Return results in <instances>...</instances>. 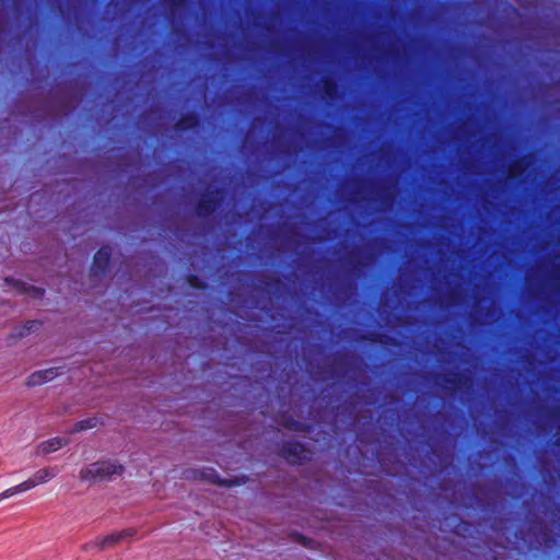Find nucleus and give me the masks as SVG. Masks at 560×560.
Listing matches in <instances>:
<instances>
[{
  "mask_svg": "<svg viewBox=\"0 0 560 560\" xmlns=\"http://www.w3.org/2000/svg\"><path fill=\"white\" fill-rule=\"evenodd\" d=\"M330 217L338 218H440V219H448V218H462V219H483V218H492V219H503V218H514V219H528V218H537V219H551L557 218L560 219V212H317V244L323 241V237L319 233V225L323 221Z\"/></svg>",
  "mask_w": 560,
  "mask_h": 560,
  "instance_id": "nucleus-1",
  "label": "nucleus"
},
{
  "mask_svg": "<svg viewBox=\"0 0 560 560\" xmlns=\"http://www.w3.org/2000/svg\"><path fill=\"white\" fill-rule=\"evenodd\" d=\"M160 214H174V212H159ZM180 212H175V214H179ZM184 214H192L198 218H208L212 215H218L220 218H256V219H266L269 217L273 218H304L308 221L310 233L307 235V276L311 279L315 277V259L313 255L315 254V234L312 233V226H315V212H183Z\"/></svg>",
  "mask_w": 560,
  "mask_h": 560,
  "instance_id": "nucleus-2",
  "label": "nucleus"
},
{
  "mask_svg": "<svg viewBox=\"0 0 560 560\" xmlns=\"http://www.w3.org/2000/svg\"><path fill=\"white\" fill-rule=\"evenodd\" d=\"M125 471V467L117 462L98 460L82 468L79 478L82 481H106L114 476H120Z\"/></svg>",
  "mask_w": 560,
  "mask_h": 560,
  "instance_id": "nucleus-3",
  "label": "nucleus"
},
{
  "mask_svg": "<svg viewBox=\"0 0 560 560\" xmlns=\"http://www.w3.org/2000/svg\"><path fill=\"white\" fill-rule=\"evenodd\" d=\"M279 455L291 465H301L310 459L311 452L301 442L284 441L279 450Z\"/></svg>",
  "mask_w": 560,
  "mask_h": 560,
  "instance_id": "nucleus-4",
  "label": "nucleus"
},
{
  "mask_svg": "<svg viewBox=\"0 0 560 560\" xmlns=\"http://www.w3.org/2000/svg\"><path fill=\"white\" fill-rule=\"evenodd\" d=\"M183 475L189 480H205L217 486L233 487L240 485L236 480L221 478L214 468L187 469Z\"/></svg>",
  "mask_w": 560,
  "mask_h": 560,
  "instance_id": "nucleus-5",
  "label": "nucleus"
},
{
  "mask_svg": "<svg viewBox=\"0 0 560 560\" xmlns=\"http://www.w3.org/2000/svg\"><path fill=\"white\" fill-rule=\"evenodd\" d=\"M112 257V248L108 245H103L93 256L91 265V277L103 278L109 267Z\"/></svg>",
  "mask_w": 560,
  "mask_h": 560,
  "instance_id": "nucleus-6",
  "label": "nucleus"
},
{
  "mask_svg": "<svg viewBox=\"0 0 560 560\" xmlns=\"http://www.w3.org/2000/svg\"><path fill=\"white\" fill-rule=\"evenodd\" d=\"M61 374V368H48L44 370H38L27 376L25 384L28 387L40 386L45 383L52 381L54 378Z\"/></svg>",
  "mask_w": 560,
  "mask_h": 560,
  "instance_id": "nucleus-7",
  "label": "nucleus"
},
{
  "mask_svg": "<svg viewBox=\"0 0 560 560\" xmlns=\"http://www.w3.org/2000/svg\"><path fill=\"white\" fill-rule=\"evenodd\" d=\"M534 155L528 154L513 161L508 167L506 177L514 179L522 176L534 164Z\"/></svg>",
  "mask_w": 560,
  "mask_h": 560,
  "instance_id": "nucleus-8",
  "label": "nucleus"
},
{
  "mask_svg": "<svg viewBox=\"0 0 560 560\" xmlns=\"http://www.w3.org/2000/svg\"><path fill=\"white\" fill-rule=\"evenodd\" d=\"M136 534L133 528L122 529L117 533H112L105 537L98 538V550H104L108 547L115 546L117 542L129 538Z\"/></svg>",
  "mask_w": 560,
  "mask_h": 560,
  "instance_id": "nucleus-9",
  "label": "nucleus"
},
{
  "mask_svg": "<svg viewBox=\"0 0 560 560\" xmlns=\"http://www.w3.org/2000/svg\"><path fill=\"white\" fill-rule=\"evenodd\" d=\"M59 469L57 467H45L37 470L32 478L24 481V483L30 486V490L34 487L45 483L48 480L52 479L57 476Z\"/></svg>",
  "mask_w": 560,
  "mask_h": 560,
  "instance_id": "nucleus-10",
  "label": "nucleus"
},
{
  "mask_svg": "<svg viewBox=\"0 0 560 560\" xmlns=\"http://www.w3.org/2000/svg\"><path fill=\"white\" fill-rule=\"evenodd\" d=\"M5 282L14 288L20 293H30L35 299H42L45 294V290L32 284L24 283L22 281L14 280L12 278H5Z\"/></svg>",
  "mask_w": 560,
  "mask_h": 560,
  "instance_id": "nucleus-11",
  "label": "nucleus"
},
{
  "mask_svg": "<svg viewBox=\"0 0 560 560\" xmlns=\"http://www.w3.org/2000/svg\"><path fill=\"white\" fill-rule=\"evenodd\" d=\"M277 422L278 424L293 432H308L311 431L312 428L311 424L295 420L291 416H281V418L277 420Z\"/></svg>",
  "mask_w": 560,
  "mask_h": 560,
  "instance_id": "nucleus-12",
  "label": "nucleus"
},
{
  "mask_svg": "<svg viewBox=\"0 0 560 560\" xmlns=\"http://www.w3.org/2000/svg\"><path fill=\"white\" fill-rule=\"evenodd\" d=\"M69 443V440L66 438L56 436L49 440L42 442L38 446L39 453L42 454H50L55 451L60 450Z\"/></svg>",
  "mask_w": 560,
  "mask_h": 560,
  "instance_id": "nucleus-13",
  "label": "nucleus"
},
{
  "mask_svg": "<svg viewBox=\"0 0 560 560\" xmlns=\"http://www.w3.org/2000/svg\"><path fill=\"white\" fill-rule=\"evenodd\" d=\"M42 326L39 320H27L25 324L16 326L14 331L10 335V338L18 339L36 331Z\"/></svg>",
  "mask_w": 560,
  "mask_h": 560,
  "instance_id": "nucleus-14",
  "label": "nucleus"
},
{
  "mask_svg": "<svg viewBox=\"0 0 560 560\" xmlns=\"http://www.w3.org/2000/svg\"><path fill=\"white\" fill-rule=\"evenodd\" d=\"M98 423H100V420L96 417L83 419V420L77 421L74 423L71 432L77 433V432L85 431L89 429H93V428H96Z\"/></svg>",
  "mask_w": 560,
  "mask_h": 560,
  "instance_id": "nucleus-15",
  "label": "nucleus"
},
{
  "mask_svg": "<svg viewBox=\"0 0 560 560\" xmlns=\"http://www.w3.org/2000/svg\"><path fill=\"white\" fill-rule=\"evenodd\" d=\"M302 235L295 228H289L283 235V245L294 243L295 247L301 245Z\"/></svg>",
  "mask_w": 560,
  "mask_h": 560,
  "instance_id": "nucleus-16",
  "label": "nucleus"
},
{
  "mask_svg": "<svg viewBox=\"0 0 560 560\" xmlns=\"http://www.w3.org/2000/svg\"><path fill=\"white\" fill-rule=\"evenodd\" d=\"M30 490V486L21 482L14 487H11V488H8L7 490H4L3 492L0 493V501L4 500V499H8V498H11L18 493H21V492H25V491H28Z\"/></svg>",
  "mask_w": 560,
  "mask_h": 560,
  "instance_id": "nucleus-17",
  "label": "nucleus"
},
{
  "mask_svg": "<svg viewBox=\"0 0 560 560\" xmlns=\"http://www.w3.org/2000/svg\"><path fill=\"white\" fill-rule=\"evenodd\" d=\"M264 287L267 292L279 291L283 287V281L279 277H271L264 281Z\"/></svg>",
  "mask_w": 560,
  "mask_h": 560,
  "instance_id": "nucleus-18",
  "label": "nucleus"
},
{
  "mask_svg": "<svg viewBox=\"0 0 560 560\" xmlns=\"http://www.w3.org/2000/svg\"><path fill=\"white\" fill-rule=\"evenodd\" d=\"M369 340L373 343L378 345H395V339L387 335L378 332L371 334Z\"/></svg>",
  "mask_w": 560,
  "mask_h": 560,
  "instance_id": "nucleus-19",
  "label": "nucleus"
},
{
  "mask_svg": "<svg viewBox=\"0 0 560 560\" xmlns=\"http://www.w3.org/2000/svg\"><path fill=\"white\" fill-rule=\"evenodd\" d=\"M186 282L188 283V285L190 288H194V289H206L207 288V283L202 279H200L197 275H194V273L187 275Z\"/></svg>",
  "mask_w": 560,
  "mask_h": 560,
  "instance_id": "nucleus-20",
  "label": "nucleus"
},
{
  "mask_svg": "<svg viewBox=\"0 0 560 560\" xmlns=\"http://www.w3.org/2000/svg\"><path fill=\"white\" fill-rule=\"evenodd\" d=\"M463 380H464V376L462 374H452V375H446L444 377V381L447 384H451L456 387L462 383Z\"/></svg>",
  "mask_w": 560,
  "mask_h": 560,
  "instance_id": "nucleus-21",
  "label": "nucleus"
},
{
  "mask_svg": "<svg viewBox=\"0 0 560 560\" xmlns=\"http://www.w3.org/2000/svg\"><path fill=\"white\" fill-rule=\"evenodd\" d=\"M81 548L84 551H90L93 548H97L98 549V539L89 541V542L84 544Z\"/></svg>",
  "mask_w": 560,
  "mask_h": 560,
  "instance_id": "nucleus-22",
  "label": "nucleus"
},
{
  "mask_svg": "<svg viewBox=\"0 0 560 560\" xmlns=\"http://www.w3.org/2000/svg\"><path fill=\"white\" fill-rule=\"evenodd\" d=\"M324 86L329 94L336 91V86L331 82L325 81Z\"/></svg>",
  "mask_w": 560,
  "mask_h": 560,
  "instance_id": "nucleus-23",
  "label": "nucleus"
},
{
  "mask_svg": "<svg viewBox=\"0 0 560 560\" xmlns=\"http://www.w3.org/2000/svg\"><path fill=\"white\" fill-rule=\"evenodd\" d=\"M308 375H310V378H314V366L312 365L311 362H308Z\"/></svg>",
  "mask_w": 560,
  "mask_h": 560,
  "instance_id": "nucleus-24",
  "label": "nucleus"
},
{
  "mask_svg": "<svg viewBox=\"0 0 560 560\" xmlns=\"http://www.w3.org/2000/svg\"><path fill=\"white\" fill-rule=\"evenodd\" d=\"M195 210L201 211V210H210L209 208H206L203 205H199L198 208Z\"/></svg>",
  "mask_w": 560,
  "mask_h": 560,
  "instance_id": "nucleus-25",
  "label": "nucleus"
},
{
  "mask_svg": "<svg viewBox=\"0 0 560 560\" xmlns=\"http://www.w3.org/2000/svg\"><path fill=\"white\" fill-rule=\"evenodd\" d=\"M553 210H560V206H556Z\"/></svg>",
  "mask_w": 560,
  "mask_h": 560,
  "instance_id": "nucleus-26",
  "label": "nucleus"
},
{
  "mask_svg": "<svg viewBox=\"0 0 560 560\" xmlns=\"http://www.w3.org/2000/svg\"><path fill=\"white\" fill-rule=\"evenodd\" d=\"M316 316H317V318L319 317V313H318V312L316 313ZM318 323H319V322L317 320V324H318Z\"/></svg>",
  "mask_w": 560,
  "mask_h": 560,
  "instance_id": "nucleus-27",
  "label": "nucleus"
}]
</instances>
